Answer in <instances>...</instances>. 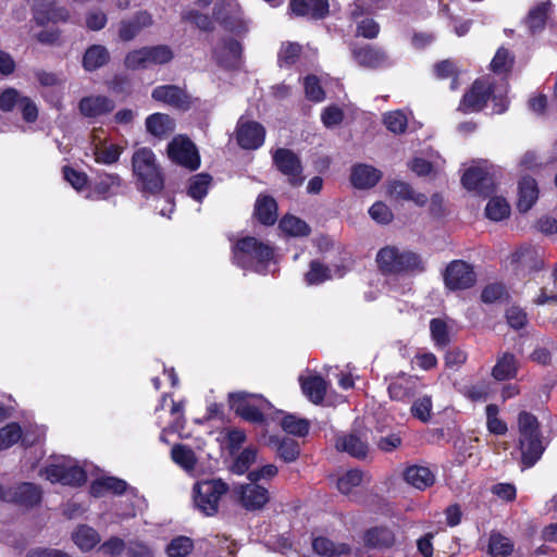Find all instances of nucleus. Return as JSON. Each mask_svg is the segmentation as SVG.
Segmentation results:
<instances>
[{"label":"nucleus","mask_w":557,"mask_h":557,"mask_svg":"<svg viewBox=\"0 0 557 557\" xmlns=\"http://www.w3.org/2000/svg\"><path fill=\"white\" fill-rule=\"evenodd\" d=\"M513 63V58L505 48H499L494 55L491 67L494 73L503 74L508 72Z\"/></svg>","instance_id":"nucleus-58"},{"label":"nucleus","mask_w":557,"mask_h":557,"mask_svg":"<svg viewBox=\"0 0 557 557\" xmlns=\"http://www.w3.org/2000/svg\"><path fill=\"white\" fill-rule=\"evenodd\" d=\"M228 405L236 416L253 424H263L264 412L272 408V404L262 395L246 392L230 393Z\"/></svg>","instance_id":"nucleus-6"},{"label":"nucleus","mask_w":557,"mask_h":557,"mask_svg":"<svg viewBox=\"0 0 557 557\" xmlns=\"http://www.w3.org/2000/svg\"><path fill=\"white\" fill-rule=\"evenodd\" d=\"M242 10L236 0H221L218 4L215 16L230 26L232 30H246L244 26Z\"/></svg>","instance_id":"nucleus-22"},{"label":"nucleus","mask_w":557,"mask_h":557,"mask_svg":"<svg viewBox=\"0 0 557 557\" xmlns=\"http://www.w3.org/2000/svg\"><path fill=\"white\" fill-rule=\"evenodd\" d=\"M113 100L106 96H89L79 101V111L86 117H99L113 111Z\"/></svg>","instance_id":"nucleus-24"},{"label":"nucleus","mask_w":557,"mask_h":557,"mask_svg":"<svg viewBox=\"0 0 557 557\" xmlns=\"http://www.w3.org/2000/svg\"><path fill=\"white\" fill-rule=\"evenodd\" d=\"M169 159L189 171H196L200 166V156L194 141H169Z\"/></svg>","instance_id":"nucleus-13"},{"label":"nucleus","mask_w":557,"mask_h":557,"mask_svg":"<svg viewBox=\"0 0 557 557\" xmlns=\"http://www.w3.org/2000/svg\"><path fill=\"white\" fill-rule=\"evenodd\" d=\"M362 540L369 549H389L396 543V535L387 525H375L363 532Z\"/></svg>","instance_id":"nucleus-17"},{"label":"nucleus","mask_w":557,"mask_h":557,"mask_svg":"<svg viewBox=\"0 0 557 557\" xmlns=\"http://www.w3.org/2000/svg\"><path fill=\"white\" fill-rule=\"evenodd\" d=\"M434 73L437 78L445 79L451 77L453 81L450 83V89L455 90L458 88L457 83V67L455 63L450 60H444L434 65Z\"/></svg>","instance_id":"nucleus-60"},{"label":"nucleus","mask_w":557,"mask_h":557,"mask_svg":"<svg viewBox=\"0 0 557 557\" xmlns=\"http://www.w3.org/2000/svg\"><path fill=\"white\" fill-rule=\"evenodd\" d=\"M273 258L274 247L253 236L242 237L232 247L233 263L245 270L265 272Z\"/></svg>","instance_id":"nucleus-4"},{"label":"nucleus","mask_w":557,"mask_h":557,"mask_svg":"<svg viewBox=\"0 0 557 557\" xmlns=\"http://www.w3.org/2000/svg\"><path fill=\"white\" fill-rule=\"evenodd\" d=\"M383 173L366 163H358L352 165L350 172V183L351 185L360 190L373 188L382 178Z\"/></svg>","instance_id":"nucleus-19"},{"label":"nucleus","mask_w":557,"mask_h":557,"mask_svg":"<svg viewBox=\"0 0 557 557\" xmlns=\"http://www.w3.org/2000/svg\"><path fill=\"white\" fill-rule=\"evenodd\" d=\"M47 480L52 483L79 487L87 481L86 471L79 466L66 467L64 465L51 463L44 469Z\"/></svg>","instance_id":"nucleus-12"},{"label":"nucleus","mask_w":557,"mask_h":557,"mask_svg":"<svg viewBox=\"0 0 557 557\" xmlns=\"http://www.w3.org/2000/svg\"><path fill=\"white\" fill-rule=\"evenodd\" d=\"M146 127L150 135L163 137L174 131L175 124L168 114L153 113L147 117Z\"/></svg>","instance_id":"nucleus-37"},{"label":"nucleus","mask_w":557,"mask_h":557,"mask_svg":"<svg viewBox=\"0 0 557 557\" xmlns=\"http://www.w3.org/2000/svg\"><path fill=\"white\" fill-rule=\"evenodd\" d=\"M539 186L532 176H523L518 183L517 209L521 213L528 212L539 198Z\"/></svg>","instance_id":"nucleus-23"},{"label":"nucleus","mask_w":557,"mask_h":557,"mask_svg":"<svg viewBox=\"0 0 557 557\" xmlns=\"http://www.w3.org/2000/svg\"><path fill=\"white\" fill-rule=\"evenodd\" d=\"M411 414L413 418L421 422H428L431 419L432 399L429 396H423L413 401L411 406Z\"/></svg>","instance_id":"nucleus-59"},{"label":"nucleus","mask_w":557,"mask_h":557,"mask_svg":"<svg viewBox=\"0 0 557 557\" xmlns=\"http://www.w3.org/2000/svg\"><path fill=\"white\" fill-rule=\"evenodd\" d=\"M277 211L278 206L274 197L268 194L258 195L255 202L253 216L260 224L264 226L274 225L278 218Z\"/></svg>","instance_id":"nucleus-21"},{"label":"nucleus","mask_w":557,"mask_h":557,"mask_svg":"<svg viewBox=\"0 0 557 557\" xmlns=\"http://www.w3.org/2000/svg\"><path fill=\"white\" fill-rule=\"evenodd\" d=\"M352 57L360 66L369 69L381 66L386 61L384 52L369 46L358 49L355 48L352 50Z\"/></svg>","instance_id":"nucleus-36"},{"label":"nucleus","mask_w":557,"mask_h":557,"mask_svg":"<svg viewBox=\"0 0 557 557\" xmlns=\"http://www.w3.org/2000/svg\"><path fill=\"white\" fill-rule=\"evenodd\" d=\"M408 114L404 110H394L383 115V123L394 135H401L408 126Z\"/></svg>","instance_id":"nucleus-48"},{"label":"nucleus","mask_w":557,"mask_h":557,"mask_svg":"<svg viewBox=\"0 0 557 557\" xmlns=\"http://www.w3.org/2000/svg\"><path fill=\"white\" fill-rule=\"evenodd\" d=\"M304 85H305L306 97L309 100L320 102L324 99L325 94H324V90L322 89L317 76H314V75L307 76L305 78Z\"/></svg>","instance_id":"nucleus-63"},{"label":"nucleus","mask_w":557,"mask_h":557,"mask_svg":"<svg viewBox=\"0 0 557 557\" xmlns=\"http://www.w3.org/2000/svg\"><path fill=\"white\" fill-rule=\"evenodd\" d=\"M240 53V44L237 40L228 39L215 46L213 58L221 66L233 67L237 64Z\"/></svg>","instance_id":"nucleus-26"},{"label":"nucleus","mask_w":557,"mask_h":557,"mask_svg":"<svg viewBox=\"0 0 557 557\" xmlns=\"http://www.w3.org/2000/svg\"><path fill=\"white\" fill-rule=\"evenodd\" d=\"M418 388L417 376L400 373L391 380L387 392L392 400L407 403L416 396Z\"/></svg>","instance_id":"nucleus-15"},{"label":"nucleus","mask_w":557,"mask_h":557,"mask_svg":"<svg viewBox=\"0 0 557 557\" xmlns=\"http://www.w3.org/2000/svg\"><path fill=\"white\" fill-rule=\"evenodd\" d=\"M430 333L436 348L443 349L449 345L450 336L447 323L444 320L440 318L432 319L430 321Z\"/></svg>","instance_id":"nucleus-49"},{"label":"nucleus","mask_w":557,"mask_h":557,"mask_svg":"<svg viewBox=\"0 0 557 557\" xmlns=\"http://www.w3.org/2000/svg\"><path fill=\"white\" fill-rule=\"evenodd\" d=\"M508 86L502 81L495 83L490 77L476 79L471 88L463 95L459 110L462 112H478L492 102V113L502 114L508 109Z\"/></svg>","instance_id":"nucleus-1"},{"label":"nucleus","mask_w":557,"mask_h":557,"mask_svg":"<svg viewBox=\"0 0 557 557\" xmlns=\"http://www.w3.org/2000/svg\"><path fill=\"white\" fill-rule=\"evenodd\" d=\"M34 18L39 25L66 22L70 18V12L64 7H57L53 2L41 1L35 5Z\"/></svg>","instance_id":"nucleus-25"},{"label":"nucleus","mask_w":557,"mask_h":557,"mask_svg":"<svg viewBox=\"0 0 557 557\" xmlns=\"http://www.w3.org/2000/svg\"><path fill=\"white\" fill-rule=\"evenodd\" d=\"M152 24V18L147 12H138L129 20H124L120 24L119 37L123 41L134 39L144 28Z\"/></svg>","instance_id":"nucleus-29"},{"label":"nucleus","mask_w":557,"mask_h":557,"mask_svg":"<svg viewBox=\"0 0 557 557\" xmlns=\"http://www.w3.org/2000/svg\"><path fill=\"white\" fill-rule=\"evenodd\" d=\"M405 481L413 487L424 491L435 482L434 473L423 466H409L404 471Z\"/></svg>","instance_id":"nucleus-30"},{"label":"nucleus","mask_w":557,"mask_h":557,"mask_svg":"<svg viewBox=\"0 0 557 557\" xmlns=\"http://www.w3.org/2000/svg\"><path fill=\"white\" fill-rule=\"evenodd\" d=\"M278 413L283 414L281 428L286 433L298 437H304L309 433L310 422L307 419L298 418L293 413H284L283 411H278Z\"/></svg>","instance_id":"nucleus-41"},{"label":"nucleus","mask_w":557,"mask_h":557,"mask_svg":"<svg viewBox=\"0 0 557 557\" xmlns=\"http://www.w3.org/2000/svg\"><path fill=\"white\" fill-rule=\"evenodd\" d=\"M89 143L91 145L95 160L98 163L113 164L120 159V156L123 151V148L117 145H102L107 144L108 141H98V144H96V141Z\"/></svg>","instance_id":"nucleus-39"},{"label":"nucleus","mask_w":557,"mask_h":557,"mask_svg":"<svg viewBox=\"0 0 557 557\" xmlns=\"http://www.w3.org/2000/svg\"><path fill=\"white\" fill-rule=\"evenodd\" d=\"M127 487V482L120 478L104 476L92 481L90 494L95 497L103 496L104 492H111L114 495H123Z\"/></svg>","instance_id":"nucleus-33"},{"label":"nucleus","mask_w":557,"mask_h":557,"mask_svg":"<svg viewBox=\"0 0 557 557\" xmlns=\"http://www.w3.org/2000/svg\"><path fill=\"white\" fill-rule=\"evenodd\" d=\"M445 287L451 292L466 290L476 283V273L473 267L465 260L450 261L443 274Z\"/></svg>","instance_id":"nucleus-9"},{"label":"nucleus","mask_w":557,"mask_h":557,"mask_svg":"<svg viewBox=\"0 0 557 557\" xmlns=\"http://www.w3.org/2000/svg\"><path fill=\"white\" fill-rule=\"evenodd\" d=\"M486 428L494 435H505L508 431L507 423L498 418L499 408L495 404H490L485 408Z\"/></svg>","instance_id":"nucleus-53"},{"label":"nucleus","mask_w":557,"mask_h":557,"mask_svg":"<svg viewBox=\"0 0 557 557\" xmlns=\"http://www.w3.org/2000/svg\"><path fill=\"white\" fill-rule=\"evenodd\" d=\"M240 505L248 511L261 510L270 502L268 488L257 484H243L238 491Z\"/></svg>","instance_id":"nucleus-14"},{"label":"nucleus","mask_w":557,"mask_h":557,"mask_svg":"<svg viewBox=\"0 0 557 557\" xmlns=\"http://www.w3.org/2000/svg\"><path fill=\"white\" fill-rule=\"evenodd\" d=\"M122 184L123 180L116 173H99L91 183L89 197L106 200L116 195Z\"/></svg>","instance_id":"nucleus-16"},{"label":"nucleus","mask_w":557,"mask_h":557,"mask_svg":"<svg viewBox=\"0 0 557 557\" xmlns=\"http://www.w3.org/2000/svg\"><path fill=\"white\" fill-rule=\"evenodd\" d=\"M227 491L228 485L222 479L197 482L194 485L195 505L206 516H214L219 510L221 497Z\"/></svg>","instance_id":"nucleus-7"},{"label":"nucleus","mask_w":557,"mask_h":557,"mask_svg":"<svg viewBox=\"0 0 557 557\" xmlns=\"http://www.w3.org/2000/svg\"><path fill=\"white\" fill-rule=\"evenodd\" d=\"M194 549V541L185 535H177L165 547L169 557H186Z\"/></svg>","instance_id":"nucleus-50"},{"label":"nucleus","mask_w":557,"mask_h":557,"mask_svg":"<svg viewBox=\"0 0 557 557\" xmlns=\"http://www.w3.org/2000/svg\"><path fill=\"white\" fill-rule=\"evenodd\" d=\"M336 448L349 456L363 460L369 453V445L356 434H346L336 440Z\"/></svg>","instance_id":"nucleus-31"},{"label":"nucleus","mask_w":557,"mask_h":557,"mask_svg":"<svg viewBox=\"0 0 557 557\" xmlns=\"http://www.w3.org/2000/svg\"><path fill=\"white\" fill-rule=\"evenodd\" d=\"M256 458L257 449L246 447L234 459L230 470L235 474L243 475L248 472L251 465L255 463Z\"/></svg>","instance_id":"nucleus-52"},{"label":"nucleus","mask_w":557,"mask_h":557,"mask_svg":"<svg viewBox=\"0 0 557 557\" xmlns=\"http://www.w3.org/2000/svg\"><path fill=\"white\" fill-rule=\"evenodd\" d=\"M332 278V271L329 265L319 260H311L309 270L305 274L307 285H320Z\"/></svg>","instance_id":"nucleus-44"},{"label":"nucleus","mask_w":557,"mask_h":557,"mask_svg":"<svg viewBox=\"0 0 557 557\" xmlns=\"http://www.w3.org/2000/svg\"><path fill=\"white\" fill-rule=\"evenodd\" d=\"M509 214L510 206L503 197H492L485 207V215L492 221H502Z\"/></svg>","instance_id":"nucleus-51"},{"label":"nucleus","mask_w":557,"mask_h":557,"mask_svg":"<svg viewBox=\"0 0 557 557\" xmlns=\"http://www.w3.org/2000/svg\"><path fill=\"white\" fill-rule=\"evenodd\" d=\"M72 540L82 550L89 552L100 542V535L94 528L81 524L72 533Z\"/></svg>","instance_id":"nucleus-38"},{"label":"nucleus","mask_w":557,"mask_h":557,"mask_svg":"<svg viewBox=\"0 0 557 557\" xmlns=\"http://www.w3.org/2000/svg\"><path fill=\"white\" fill-rule=\"evenodd\" d=\"M280 228L285 234L294 237L308 236L311 232V228L306 221L292 214H286L281 219Z\"/></svg>","instance_id":"nucleus-42"},{"label":"nucleus","mask_w":557,"mask_h":557,"mask_svg":"<svg viewBox=\"0 0 557 557\" xmlns=\"http://www.w3.org/2000/svg\"><path fill=\"white\" fill-rule=\"evenodd\" d=\"M379 272L384 276L416 275L425 271V263L418 252L386 245L375 256Z\"/></svg>","instance_id":"nucleus-3"},{"label":"nucleus","mask_w":557,"mask_h":557,"mask_svg":"<svg viewBox=\"0 0 557 557\" xmlns=\"http://www.w3.org/2000/svg\"><path fill=\"white\" fill-rule=\"evenodd\" d=\"M5 495L10 496V502H13L14 504H17L26 508H33L37 506L38 504H40L42 498L41 488L35 483L30 482H23L16 485L12 491H10Z\"/></svg>","instance_id":"nucleus-20"},{"label":"nucleus","mask_w":557,"mask_h":557,"mask_svg":"<svg viewBox=\"0 0 557 557\" xmlns=\"http://www.w3.org/2000/svg\"><path fill=\"white\" fill-rule=\"evenodd\" d=\"M132 172L136 189L145 198L160 195L165 185V174L149 148H138L132 156Z\"/></svg>","instance_id":"nucleus-2"},{"label":"nucleus","mask_w":557,"mask_h":557,"mask_svg":"<svg viewBox=\"0 0 557 557\" xmlns=\"http://www.w3.org/2000/svg\"><path fill=\"white\" fill-rule=\"evenodd\" d=\"M276 450L281 459L285 462H293L300 455V446L296 440L283 437L276 441Z\"/></svg>","instance_id":"nucleus-54"},{"label":"nucleus","mask_w":557,"mask_h":557,"mask_svg":"<svg viewBox=\"0 0 557 557\" xmlns=\"http://www.w3.org/2000/svg\"><path fill=\"white\" fill-rule=\"evenodd\" d=\"M300 387L304 395L314 405L321 404L326 395V381L319 374L300 376Z\"/></svg>","instance_id":"nucleus-28"},{"label":"nucleus","mask_w":557,"mask_h":557,"mask_svg":"<svg viewBox=\"0 0 557 557\" xmlns=\"http://www.w3.org/2000/svg\"><path fill=\"white\" fill-rule=\"evenodd\" d=\"M109 51L101 45L89 47L83 58V66L87 71H95L109 61Z\"/></svg>","instance_id":"nucleus-40"},{"label":"nucleus","mask_w":557,"mask_h":557,"mask_svg":"<svg viewBox=\"0 0 557 557\" xmlns=\"http://www.w3.org/2000/svg\"><path fill=\"white\" fill-rule=\"evenodd\" d=\"M147 53L149 66L152 64H164L172 60L173 53L165 46H157L151 48H144Z\"/></svg>","instance_id":"nucleus-61"},{"label":"nucleus","mask_w":557,"mask_h":557,"mask_svg":"<svg viewBox=\"0 0 557 557\" xmlns=\"http://www.w3.org/2000/svg\"><path fill=\"white\" fill-rule=\"evenodd\" d=\"M387 193L395 199L409 200L412 198L413 188L407 182L394 180L388 183Z\"/></svg>","instance_id":"nucleus-62"},{"label":"nucleus","mask_w":557,"mask_h":557,"mask_svg":"<svg viewBox=\"0 0 557 557\" xmlns=\"http://www.w3.org/2000/svg\"><path fill=\"white\" fill-rule=\"evenodd\" d=\"M236 139H264L265 129L257 121L240 117L236 127Z\"/></svg>","instance_id":"nucleus-43"},{"label":"nucleus","mask_w":557,"mask_h":557,"mask_svg":"<svg viewBox=\"0 0 557 557\" xmlns=\"http://www.w3.org/2000/svg\"><path fill=\"white\" fill-rule=\"evenodd\" d=\"M518 428L521 466L522 469H529L541 459L545 450L540 422L533 413L521 411L518 416Z\"/></svg>","instance_id":"nucleus-5"},{"label":"nucleus","mask_w":557,"mask_h":557,"mask_svg":"<svg viewBox=\"0 0 557 557\" xmlns=\"http://www.w3.org/2000/svg\"><path fill=\"white\" fill-rule=\"evenodd\" d=\"M513 552L512 541L499 532H492L488 539V554L493 557H507Z\"/></svg>","instance_id":"nucleus-45"},{"label":"nucleus","mask_w":557,"mask_h":557,"mask_svg":"<svg viewBox=\"0 0 557 557\" xmlns=\"http://www.w3.org/2000/svg\"><path fill=\"white\" fill-rule=\"evenodd\" d=\"M171 457L176 465L185 470L194 469L197 462L194 450L184 444H175L171 449Z\"/></svg>","instance_id":"nucleus-47"},{"label":"nucleus","mask_w":557,"mask_h":557,"mask_svg":"<svg viewBox=\"0 0 557 557\" xmlns=\"http://www.w3.org/2000/svg\"><path fill=\"white\" fill-rule=\"evenodd\" d=\"M312 549L324 557L349 555L351 547L347 543H335L326 536H317L312 540Z\"/></svg>","instance_id":"nucleus-32"},{"label":"nucleus","mask_w":557,"mask_h":557,"mask_svg":"<svg viewBox=\"0 0 557 557\" xmlns=\"http://www.w3.org/2000/svg\"><path fill=\"white\" fill-rule=\"evenodd\" d=\"M22 437V428L17 422H11L0 429V451L10 448Z\"/></svg>","instance_id":"nucleus-55"},{"label":"nucleus","mask_w":557,"mask_h":557,"mask_svg":"<svg viewBox=\"0 0 557 557\" xmlns=\"http://www.w3.org/2000/svg\"><path fill=\"white\" fill-rule=\"evenodd\" d=\"M518 373V361L513 354L504 352L496 360L492 369V376L497 381H506L516 377Z\"/></svg>","instance_id":"nucleus-34"},{"label":"nucleus","mask_w":557,"mask_h":557,"mask_svg":"<svg viewBox=\"0 0 557 557\" xmlns=\"http://www.w3.org/2000/svg\"><path fill=\"white\" fill-rule=\"evenodd\" d=\"M273 163L287 177L290 186L299 187L305 181L300 158L292 150L278 148L273 153Z\"/></svg>","instance_id":"nucleus-10"},{"label":"nucleus","mask_w":557,"mask_h":557,"mask_svg":"<svg viewBox=\"0 0 557 557\" xmlns=\"http://www.w3.org/2000/svg\"><path fill=\"white\" fill-rule=\"evenodd\" d=\"M289 8L298 16L323 18L329 13L327 0H290Z\"/></svg>","instance_id":"nucleus-27"},{"label":"nucleus","mask_w":557,"mask_h":557,"mask_svg":"<svg viewBox=\"0 0 557 557\" xmlns=\"http://www.w3.org/2000/svg\"><path fill=\"white\" fill-rule=\"evenodd\" d=\"M151 97L156 101L177 109H187L190 104V99L186 91L175 85L158 86L152 90Z\"/></svg>","instance_id":"nucleus-18"},{"label":"nucleus","mask_w":557,"mask_h":557,"mask_svg":"<svg viewBox=\"0 0 557 557\" xmlns=\"http://www.w3.org/2000/svg\"><path fill=\"white\" fill-rule=\"evenodd\" d=\"M363 480V472L359 469H350L346 473H344L337 480V488L344 494L348 495L354 487H357L361 484Z\"/></svg>","instance_id":"nucleus-56"},{"label":"nucleus","mask_w":557,"mask_h":557,"mask_svg":"<svg viewBox=\"0 0 557 557\" xmlns=\"http://www.w3.org/2000/svg\"><path fill=\"white\" fill-rule=\"evenodd\" d=\"M463 188L482 198H490L496 190L494 177L483 168L471 166L461 176Z\"/></svg>","instance_id":"nucleus-11"},{"label":"nucleus","mask_w":557,"mask_h":557,"mask_svg":"<svg viewBox=\"0 0 557 557\" xmlns=\"http://www.w3.org/2000/svg\"><path fill=\"white\" fill-rule=\"evenodd\" d=\"M509 263L517 276L527 277L544 268L540 251L531 245H521L509 257Z\"/></svg>","instance_id":"nucleus-8"},{"label":"nucleus","mask_w":557,"mask_h":557,"mask_svg":"<svg viewBox=\"0 0 557 557\" xmlns=\"http://www.w3.org/2000/svg\"><path fill=\"white\" fill-rule=\"evenodd\" d=\"M212 181V176L206 172L190 176L187 185V195L194 200L201 202L208 195Z\"/></svg>","instance_id":"nucleus-35"},{"label":"nucleus","mask_w":557,"mask_h":557,"mask_svg":"<svg viewBox=\"0 0 557 557\" xmlns=\"http://www.w3.org/2000/svg\"><path fill=\"white\" fill-rule=\"evenodd\" d=\"M64 180L76 190L84 189L88 184V176L85 172L77 171L70 165L62 168Z\"/></svg>","instance_id":"nucleus-57"},{"label":"nucleus","mask_w":557,"mask_h":557,"mask_svg":"<svg viewBox=\"0 0 557 557\" xmlns=\"http://www.w3.org/2000/svg\"><path fill=\"white\" fill-rule=\"evenodd\" d=\"M127 557H154L152 547L140 540H131L126 547Z\"/></svg>","instance_id":"nucleus-64"},{"label":"nucleus","mask_w":557,"mask_h":557,"mask_svg":"<svg viewBox=\"0 0 557 557\" xmlns=\"http://www.w3.org/2000/svg\"><path fill=\"white\" fill-rule=\"evenodd\" d=\"M553 3L545 1L533 8L527 17V25L531 33H535L542 29L545 25V21L548 12L552 10Z\"/></svg>","instance_id":"nucleus-46"}]
</instances>
